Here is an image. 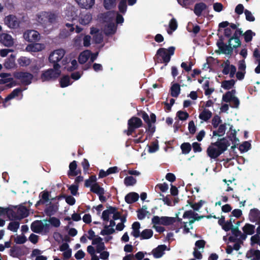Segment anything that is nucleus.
Instances as JSON below:
<instances>
[{"instance_id": "48", "label": "nucleus", "mask_w": 260, "mask_h": 260, "mask_svg": "<svg viewBox=\"0 0 260 260\" xmlns=\"http://www.w3.org/2000/svg\"><path fill=\"white\" fill-rule=\"evenodd\" d=\"M136 181V179L132 176L126 177L124 179V183L126 186L135 185Z\"/></svg>"}, {"instance_id": "43", "label": "nucleus", "mask_w": 260, "mask_h": 260, "mask_svg": "<svg viewBox=\"0 0 260 260\" xmlns=\"http://www.w3.org/2000/svg\"><path fill=\"white\" fill-rule=\"evenodd\" d=\"M115 232L114 228H110L108 225H106L103 230H102L100 233V234L102 236L110 235Z\"/></svg>"}, {"instance_id": "39", "label": "nucleus", "mask_w": 260, "mask_h": 260, "mask_svg": "<svg viewBox=\"0 0 260 260\" xmlns=\"http://www.w3.org/2000/svg\"><path fill=\"white\" fill-rule=\"evenodd\" d=\"M235 83V81L233 79L225 80L221 82V87L224 89H230L234 86Z\"/></svg>"}, {"instance_id": "49", "label": "nucleus", "mask_w": 260, "mask_h": 260, "mask_svg": "<svg viewBox=\"0 0 260 260\" xmlns=\"http://www.w3.org/2000/svg\"><path fill=\"white\" fill-rule=\"evenodd\" d=\"M15 56H11V58H9L5 63L4 66L7 69H12L15 66Z\"/></svg>"}, {"instance_id": "32", "label": "nucleus", "mask_w": 260, "mask_h": 260, "mask_svg": "<svg viewBox=\"0 0 260 260\" xmlns=\"http://www.w3.org/2000/svg\"><path fill=\"white\" fill-rule=\"evenodd\" d=\"M212 112L209 110L205 109L199 115V118L206 121L212 116Z\"/></svg>"}, {"instance_id": "3", "label": "nucleus", "mask_w": 260, "mask_h": 260, "mask_svg": "<svg viewBox=\"0 0 260 260\" xmlns=\"http://www.w3.org/2000/svg\"><path fill=\"white\" fill-rule=\"evenodd\" d=\"M60 66L59 64H55L53 69H50L42 72L40 79L42 82L49 81L58 78L60 74L59 70Z\"/></svg>"}, {"instance_id": "47", "label": "nucleus", "mask_w": 260, "mask_h": 260, "mask_svg": "<svg viewBox=\"0 0 260 260\" xmlns=\"http://www.w3.org/2000/svg\"><path fill=\"white\" fill-rule=\"evenodd\" d=\"M7 215H8V216L9 217V218L10 219V220H20L21 219V217L22 216H19V217H18V216L17 215V212H16V210H15V211H13V210H8L7 212Z\"/></svg>"}, {"instance_id": "5", "label": "nucleus", "mask_w": 260, "mask_h": 260, "mask_svg": "<svg viewBox=\"0 0 260 260\" xmlns=\"http://www.w3.org/2000/svg\"><path fill=\"white\" fill-rule=\"evenodd\" d=\"M30 228L35 233L45 234L49 232V222L47 220L36 221L31 223Z\"/></svg>"}, {"instance_id": "17", "label": "nucleus", "mask_w": 260, "mask_h": 260, "mask_svg": "<svg viewBox=\"0 0 260 260\" xmlns=\"http://www.w3.org/2000/svg\"><path fill=\"white\" fill-rule=\"evenodd\" d=\"M223 68L222 72L225 75L230 74V77H233L236 71V68L227 61L222 64Z\"/></svg>"}, {"instance_id": "29", "label": "nucleus", "mask_w": 260, "mask_h": 260, "mask_svg": "<svg viewBox=\"0 0 260 260\" xmlns=\"http://www.w3.org/2000/svg\"><path fill=\"white\" fill-rule=\"evenodd\" d=\"M139 194L136 192H131L125 197V200L128 204H132L136 202L139 199Z\"/></svg>"}, {"instance_id": "16", "label": "nucleus", "mask_w": 260, "mask_h": 260, "mask_svg": "<svg viewBox=\"0 0 260 260\" xmlns=\"http://www.w3.org/2000/svg\"><path fill=\"white\" fill-rule=\"evenodd\" d=\"M46 46L43 43H31L28 44L25 48V51L29 52L41 51L45 49Z\"/></svg>"}, {"instance_id": "52", "label": "nucleus", "mask_w": 260, "mask_h": 260, "mask_svg": "<svg viewBox=\"0 0 260 260\" xmlns=\"http://www.w3.org/2000/svg\"><path fill=\"white\" fill-rule=\"evenodd\" d=\"M61 87H65L71 84L72 83L70 82V79L69 76H64L62 77L60 81Z\"/></svg>"}, {"instance_id": "46", "label": "nucleus", "mask_w": 260, "mask_h": 260, "mask_svg": "<svg viewBox=\"0 0 260 260\" xmlns=\"http://www.w3.org/2000/svg\"><path fill=\"white\" fill-rule=\"evenodd\" d=\"M229 44L233 48H236L240 45V41L238 37H232L229 41Z\"/></svg>"}, {"instance_id": "23", "label": "nucleus", "mask_w": 260, "mask_h": 260, "mask_svg": "<svg viewBox=\"0 0 260 260\" xmlns=\"http://www.w3.org/2000/svg\"><path fill=\"white\" fill-rule=\"evenodd\" d=\"M91 19L92 16L89 13H80V14H79V22L81 25H88L91 22Z\"/></svg>"}, {"instance_id": "30", "label": "nucleus", "mask_w": 260, "mask_h": 260, "mask_svg": "<svg viewBox=\"0 0 260 260\" xmlns=\"http://www.w3.org/2000/svg\"><path fill=\"white\" fill-rule=\"evenodd\" d=\"M77 163L75 160H74L69 165L70 171L69 172V175L75 176L80 173V171L76 170Z\"/></svg>"}, {"instance_id": "31", "label": "nucleus", "mask_w": 260, "mask_h": 260, "mask_svg": "<svg viewBox=\"0 0 260 260\" xmlns=\"http://www.w3.org/2000/svg\"><path fill=\"white\" fill-rule=\"evenodd\" d=\"M140 224L138 222H135L132 225L133 231L132 235L135 238H138L140 236Z\"/></svg>"}, {"instance_id": "58", "label": "nucleus", "mask_w": 260, "mask_h": 260, "mask_svg": "<svg viewBox=\"0 0 260 260\" xmlns=\"http://www.w3.org/2000/svg\"><path fill=\"white\" fill-rule=\"evenodd\" d=\"M27 240L26 237L24 235H19L16 236L14 239L16 243L21 244L24 243Z\"/></svg>"}, {"instance_id": "22", "label": "nucleus", "mask_w": 260, "mask_h": 260, "mask_svg": "<svg viewBox=\"0 0 260 260\" xmlns=\"http://www.w3.org/2000/svg\"><path fill=\"white\" fill-rule=\"evenodd\" d=\"M168 250L167 246L165 245H160L154 249L152 251V254L155 258H158L161 257L165 253V251Z\"/></svg>"}, {"instance_id": "41", "label": "nucleus", "mask_w": 260, "mask_h": 260, "mask_svg": "<svg viewBox=\"0 0 260 260\" xmlns=\"http://www.w3.org/2000/svg\"><path fill=\"white\" fill-rule=\"evenodd\" d=\"M226 124H221L217 131H213V136H221L223 135L225 132Z\"/></svg>"}, {"instance_id": "54", "label": "nucleus", "mask_w": 260, "mask_h": 260, "mask_svg": "<svg viewBox=\"0 0 260 260\" xmlns=\"http://www.w3.org/2000/svg\"><path fill=\"white\" fill-rule=\"evenodd\" d=\"M233 48L232 46L227 45H223L220 47V50L224 53L226 54H231L233 51Z\"/></svg>"}, {"instance_id": "8", "label": "nucleus", "mask_w": 260, "mask_h": 260, "mask_svg": "<svg viewBox=\"0 0 260 260\" xmlns=\"http://www.w3.org/2000/svg\"><path fill=\"white\" fill-rule=\"evenodd\" d=\"M102 218L105 221L111 219L116 220L120 218V214L115 208L110 207L103 211Z\"/></svg>"}, {"instance_id": "62", "label": "nucleus", "mask_w": 260, "mask_h": 260, "mask_svg": "<svg viewBox=\"0 0 260 260\" xmlns=\"http://www.w3.org/2000/svg\"><path fill=\"white\" fill-rule=\"evenodd\" d=\"M17 212V215L18 217L22 216L21 219L27 215V210L25 208H20L16 210Z\"/></svg>"}, {"instance_id": "11", "label": "nucleus", "mask_w": 260, "mask_h": 260, "mask_svg": "<svg viewBox=\"0 0 260 260\" xmlns=\"http://www.w3.org/2000/svg\"><path fill=\"white\" fill-rule=\"evenodd\" d=\"M80 11L73 6H69L64 12V17L67 20L74 21L76 20Z\"/></svg>"}, {"instance_id": "63", "label": "nucleus", "mask_w": 260, "mask_h": 260, "mask_svg": "<svg viewBox=\"0 0 260 260\" xmlns=\"http://www.w3.org/2000/svg\"><path fill=\"white\" fill-rule=\"evenodd\" d=\"M119 10L121 13H125L126 11V0H121L118 5Z\"/></svg>"}, {"instance_id": "15", "label": "nucleus", "mask_w": 260, "mask_h": 260, "mask_svg": "<svg viewBox=\"0 0 260 260\" xmlns=\"http://www.w3.org/2000/svg\"><path fill=\"white\" fill-rule=\"evenodd\" d=\"M5 23L9 28H16L19 26L20 21L14 15H10L5 18Z\"/></svg>"}, {"instance_id": "60", "label": "nucleus", "mask_w": 260, "mask_h": 260, "mask_svg": "<svg viewBox=\"0 0 260 260\" xmlns=\"http://www.w3.org/2000/svg\"><path fill=\"white\" fill-rule=\"evenodd\" d=\"M96 178L95 176H91L88 180H86L85 182V185L86 187H90L91 188L92 185H93V183H96Z\"/></svg>"}, {"instance_id": "25", "label": "nucleus", "mask_w": 260, "mask_h": 260, "mask_svg": "<svg viewBox=\"0 0 260 260\" xmlns=\"http://www.w3.org/2000/svg\"><path fill=\"white\" fill-rule=\"evenodd\" d=\"M95 0H76L77 3L82 8H91L94 4Z\"/></svg>"}, {"instance_id": "35", "label": "nucleus", "mask_w": 260, "mask_h": 260, "mask_svg": "<svg viewBox=\"0 0 260 260\" xmlns=\"http://www.w3.org/2000/svg\"><path fill=\"white\" fill-rule=\"evenodd\" d=\"M90 190L98 195L104 194L105 193L104 189L100 187L97 183H93V185H92L90 188Z\"/></svg>"}, {"instance_id": "27", "label": "nucleus", "mask_w": 260, "mask_h": 260, "mask_svg": "<svg viewBox=\"0 0 260 260\" xmlns=\"http://www.w3.org/2000/svg\"><path fill=\"white\" fill-rule=\"evenodd\" d=\"M91 55V52L88 50H86L82 52H81L78 58L79 62L80 63H84L89 58L90 56Z\"/></svg>"}, {"instance_id": "7", "label": "nucleus", "mask_w": 260, "mask_h": 260, "mask_svg": "<svg viewBox=\"0 0 260 260\" xmlns=\"http://www.w3.org/2000/svg\"><path fill=\"white\" fill-rule=\"evenodd\" d=\"M236 91L232 90L223 95L222 101L226 103H230L231 106L233 108H237L239 105L238 99L235 96Z\"/></svg>"}, {"instance_id": "10", "label": "nucleus", "mask_w": 260, "mask_h": 260, "mask_svg": "<svg viewBox=\"0 0 260 260\" xmlns=\"http://www.w3.org/2000/svg\"><path fill=\"white\" fill-rule=\"evenodd\" d=\"M175 48L171 47L168 49L165 48H160L157 51V54L162 57L166 65L170 61L171 56L174 54Z\"/></svg>"}, {"instance_id": "40", "label": "nucleus", "mask_w": 260, "mask_h": 260, "mask_svg": "<svg viewBox=\"0 0 260 260\" xmlns=\"http://www.w3.org/2000/svg\"><path fill=\"white\" fill-rule=\"evenodd\" d=\"M153 236V231L150 229H146L140 234V237L142 239H148Z\"/></svg>"}, {"instance_id": "20", "label": "nucleus", "mask_w": 260, "mask_h": 260, "mask_svg": "<svg viewBox=\"0 0 260 260\" xmlns=\"http://www.w3.org/2000/svg\"><path fill=\"white\" fill-rule=\"evenodd\" d=\"M90 34L92 35L95 43L100 44L102 42L103 35L100 30L94 27H91L90 28Z\"/></svg>"}, {"instance_id": "21", "label": "nucleus", "mask_w": 260, "mask_h": 260, "mask_svg": "<svg viewBox=\"0 0 260 260\" xmlns=\"http://www.w3.org/2000/svg\"><path fill=\"white\" fill-rule=\"evenodd\" d=\"M92 245L95 246L96 252H101L106 248L103 239L99 236L93 239Z\"/></svg>"}, {"instance_id": "57", "label": "nucleus", "mask_w": 260, "mask_h": 260, "mask_svg": "<svg viewBox=\"0 0 260 260\" xmlns=\"http://www.w3.org/2000/svg\"><path fill=\"white\" fill-rule=\"evenodd\" d=\"M177 116L181 120H185L189 117L188 114L185 111H179L177 113Z\"/></svg>"}, {"instance_id": "33", "label": "nucleus", "mask_w": 260, "mask_h": 260, "mask_svg": "<svg viewBox=\"0 0 260 260\" xmlns=\"http://www.w3.org/2000/svg\"><path fill=\"white\" fill-rule=\"evenodd\" d=\"M169 28L167 31L169 34L171 35L177 28L178 24L177 20L175 18H172L169 22Z\"/></svg>"}, {"instance_id": "18", "label": "nucleus", "mask_w": 260, "mask_h": 260, "mask_svg": "<svg viewBox=\"0 0 260 260\" xmlns=\"http://www.w3.org/2000/svg\"><path fill=\"white\" fill-rule=\"evenodd\" d=\"M232 232L234 237L231 236L229 238L231 241L234 242L236 240L243 241L246 238V235L243 234L238 228H233L232 229Z\"/></svg>"}, {"instance_id": "50", "label": "nucleus", "mask_w": 260, "mask_h": 260, "mask_svg": "<svg viewBox=\"0 0 260 260\" xmlns=\"http://www.w3.org/2000/svg\"><path fill=\"white\" fill-rule=\"evenodd\" d=\"M116 0H104L103 4L106 9H110L113 8L115 5Z\"/></svg>"}, {"instance_id": "6", "label": "nucleus", "mask_w": 260, "mask_h": 260, "mask_svg": "<svg viewBox=\"0 0 260 260\" xmlns=\"http://www.w3.org/2000/svg\"><path fill=\"white\" fill-rule=\"evenodd\" d=\"M176 220V218L171 217L168 216H154L152 218V223L157 224L159 225H162L164 226H168L173 224Z\"/></svg>"}, {"instance_id": "28", "label": "nucleus", "mask_w": 260, "mask_h": 260, "mask_svg": "<svg viewBox=\"0 0 260 260\" xmlns=\"http://www.w3.org/2000/svg\"><path fill=\"white\" fill-rule=\"evenodd\" d=\"M253 56L255 60V63L257 64V66L255 68L254 71L256 74L260 73V52L257 49H255L253 52Z\"/></svg>"}, {"instance_id": "55", "label": "nucleus", "mask_w": 260, "mask_h": 260, "mask_svg": "<svg viewBox=\"0 0 260 260\" xmlns=\"http://www.w3.org/2000/svg\"><path fill=\"white\" fill-rule=\"evenodd\" d=\"M255 35V34L252 32L251 30H247L244 34V39L246 42H248L252 40L253 36Z\"/></svg>"}, {"instance_id": "12", "label": "nucleus", "mask_w": 260, "mask_h": 260, "mask_svg": "<svg viewBox=\"0 0 260 260\" xmlns=\"http://www.w3.org/2000/svg\"><path fill=\"white\" fill-rule=\"evenodd\" d=\"M142 124V121L138 117H133L128 120V129L126 132L127 135H131L135 129L140 127Z\"/></svg>"}, {"instance_id": "14", "label": "nucleus", "mask_w": 260, "mask_h": 260, "mask_svg": "<svg viewBox=\"0 0 260 260\" xmlns=\"http://www.w3.org/2000/svg\"><path fill=\"white\" fill-rule=\"evenodd\" d=\"M24 39L27 42H33L40 40L39 33L35 30H27L23 34Z\"/></svg>"}, {"instance_id": "51", "label": "nucleus", "mask_w": 260, "mask_h": 260, "mask_svg": "<svg viewBox=\"0 0 260 260\" xmlns=\"http://www.w3.org/2000/svg\"><path fill=\"white\" fill-rule=\"evenodd\" d=\"M47 221L49 222V228L50 227V224L55 227H58L60 225V220L58 218L54 217L50 218L49 220Z\"/></svg>"}, {"instance_id": "24", "label": "nucleus", "mask_w": 260, "mask_h": 260, "mask_svg": "<svg viewBox=\"0 0 260 260\" xmlns=\"http://www.w3.org/2000/svg\"><path fill=\"white\" fill-rule=\"evenodd\" d=\"M59 250L63 252L64 258L68 259L71 256L72 250L69 248L68 244L63 243L59 247Z\"/></svg>"}, {"instance_id": "9", "label": "nucleus", "mask_w": 260, "mask_h": 260, "mask_svg": "<svg viewBox=\"0 0 260 260\" xmlns=\"http://www.w3.org/2000/svg\"><path fill=\"white\" fill-rule=\"evenodd\" d=\"M65 50L63 49H58L51 52L49 56L50 62L58 64L57 62L61 61L65 55Z\"/></svg>"}, {"instance_id": "4", "label": "nucleus", "mask_w": 260, "mask_h": 260, "mask_svg": "<svg viewBox=\"0 0 260 260\" xmlns=\"http://www.w3.org/2000/svg\"><path fill=\"white\" fill-rule=\"evenodd\" d=\"M115 17L114 12H108L105 14V21L107 22L104 28L106 34L110 35L115 32L117 28L114 23Z\"/></svg>"}, {"instance_id": "56", "label": "nucleus", "mask_w": 260, "mask_h": 260, "mask_svg": "<svg viewBox=\"0 0 260 260\" xmlns=\"http://www.w3.org/2000/svg\"><path fill=\"white\" fill-rule=\"evenodd\" d=\"M183 218H187L190 220H194L195 219V213L194 211L192 210L187 211L184 212L183 215Z\"/></svg>"}, {"instance_id": "26", "label": "nucleus", "mask_w": 260, "mask_h": 260, "mask_svg": "<svg viewBox=\"0 0 260 260\" xmlns=\"http://www.w3.org/2000/svg\"><path fill=\"white\" fill-rule=\"evenodd\" d=\"M207 5L203 3L197 4L194 6V13L198 16H200L202 12L207 8Z\"/></svg>"}, {"instance_id": "37", "label": "nucleus", "mask_w": 260, "mask_h": 260, "mask_svg": "<svg viewBox=\"0 0 260 260\" xmlns=\"http://www.w3.org/2000/svg\"><path fill=\"white\" fill-rule=\"evenodd\" d=\"M18 63L21 67H26L29 65L31 63V61L27 57L21 56L18 58Z\"/></svg>"}, {"instance_id": "64", "label": "nucleus", "mask_w": 260, "mask_h": 260, "mask_svg": "<svg viewBox=\"0 0 260 260\" xmlns=\"http://www.w3.org/2000/svg\"><path fill=\"white\" fill-rule=\"evenodd\" d=\"M194 222V220L192 219L189 221V222H184V233H188L189 230L192 228V223Z\"/></svg>"}, {"instance_id": "36", "label": "nucleus", "mask_w": 260, "mask_h": 260, "mask_svg": "<svg viewBox=\"0 0 260 260\" xmlns=\"http://www.w3.org/2000/svg\"><path fill=\"white\" fill-rule=\"evenodd\" d=\"M1 79H0V84H5L13 81V78L9 74L1 73L0 74Z\"/></svg>"}, {"instance_id": "1", "label": "nucleus", "mask_w": 260, "mask_h": 260, "mask_svg": "<svg viewBox=\"0 0 260 260\" xmlns=\"http://www.w3.org/2000/svg\"><path fill=\"white\" fill-rule=\"evenodd\" d=\"M57 19V15L51 12H40L36 16V20L47 31L52 29Z\"/></svg>"}, {"instance_id": "34", "label": "nucleus", "mask_w": 260, "mask_h": 260, "mask_svg": "<svg viewBox=\"0 0 260 260\" xmlns=\"http://www.w3.org/2000/svg\"><path fill=\"white\" fill-rule=\"evenodd\" d=\"M259 211L258 210L252 209L250 212L251 220H255L258 224L260 225V216L257 217L259 215Z\"/></svg>"}, {"instance_id": "38", "label": "nucleus", "mask_w": 260, "mask_h": 260, "mask_svg": "<svg viewBox=\"0 0 260 260\" xmlns=\"http://www.w3.org/2000/svg\"><path fill=\"white\" fill-rule=\"evenodd\" d=\"M255 226L250 224H246L243 228L244 233L246 235H252L254 232Z\"/></svg>"}, {"instance_id": "59", "label": "nucleus", "mask_w": 260, "mask_h": 260, "mask_svg": "<svg viewBox=\"0 0 260 260\" xmlns=\"http://www.w3.org/2000/svg\"><path fill=\"white\" fill-rule=\"evenodd\" d=\"M250 144L248 142H244L239 146V149L241 151L246 152L249 150L250 148Z\"/></svg>"}, {"instance_id": "44", "label": "nucleus", "mask_w": 260, "mask_h": 260, "mask_svg": "<svg viewBox=\"0 0 260 260\" xmlns=\"http://www.w3.org/2000/svg\"><path fill=\"white\" fill-rule=\"evenodd\" d=\"M42 67V66L40 61L35 60L32 62V64L30 67V70L32 72L35 73L38 72Z\"/></svg>"}, {"instance_id": "13", "label": "nucleus", "mask_w": 260, "mask_h": 260, "mask_svg": "<svg viewBox=\"0 0 260 260\" xmlns=\"http://www.w3.org/2000/svg\"><path fill=\"white\" fill-rule=\"evenodd\" d=\"M14 76L25 85L30 84L33 78L32 75L27 72H16Z\"/></svg>"}, {"instance_id": "61", "label": "nucleus", "mask_w": 260, "mask_h": 260, "mask_svg": "<svg viewBox=\"0 0 260 260\" xmlns=\"http://www.w3.org/2000/svg\"><path fill=\"white\" fill-rule=\"evenodd\" d=\"M182 152L184 154L188 153L191 150V146L188 143H184L181 146Z\"/></svg>"}, {"instance_id": "19", "label": "nucleus", "mask_w": 260, "mask_h": 260, "mask_svg": "<svg viewBox=\"0 0 260 260\" xmlns=\"http://www.w3.org/2000/svg\"><path fill=\"white\" fill-rule=\"evenodd\" d=\"M0 42L7 47H11L14 44V40L12 37L7 33H2L0 35Z\"/></svg>"}, {"instance_id": "2", "label": "nucleus", "mask_w": 260, "mask_h": 260, "mask_svg": "<svg viewBox=\"0 0 260 260\" xmlns=\"http://www.w3.org/2000/svg\"><path fill=\"white\" fill-rule=\"evenodd\" d=\"M230 145V143L228 139H221L212 143L208 147L207 149V154L211 158L215 159L224 152Z\"/></svg>"}, {"instance_id": "42", "label": "nucleus", "mask_w": 260, "mask_h": 260, "mask_svg": "<svg viewBox=\"0 0 260 260\" xmlns=\"http://www.w3.org/2000/svg\"><path fill=\"white\" fill-rule=\"evenodd\" d=\"M147 208L146 206H143L142 209L138 212V218L140 219H143L148 214L149 212L147 211Z\"/></svg>"}, {"instance_id": "45", "label": "nucleus", "mask_w": 260, "mask_h": 260, "mask_svg": "<svg viewBox=\"0 0 260 260\" xmlns=\"http://www.w3.org/2000/svg\"><path fill=\"white\" fill-rule=\"evenodd\" d=\"M171 91L172 96L177 97L180 93V86L178 84H173L171 87Z\"/></svg>"}, {"instance_id": "53", "label": "nucleus", "mask_w": 260, "mask_h": 260, "mask_svg": "<svg viewBox=\"0 0 260 260\" xmlns=\"http://www.w3.org/2000/svg\"><path fill=\"white\" fill-rule=\"evenodd\" d=\"M19 227L18 221H14L11 222L8 225V229L13 231L16 232Z\"/></svg>"}]
</instances>
